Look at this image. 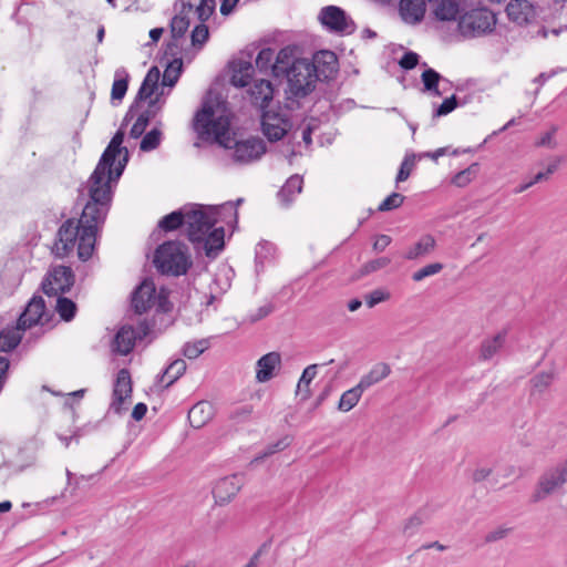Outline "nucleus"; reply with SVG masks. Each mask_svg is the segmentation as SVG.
<instances>
[{
	"instance_id": "56",
	"label": "nucleus",
	"mask_w": 567,
	"mask_h": 567,
	"mask_svg": "<svg viewBox=\"0 0 567 567\" xmlns=\"http://www.w3.org/2000/svg\"><path fill=\"white\" fill-rule=\"evenodd\" d=\"M414 161H415V156L414 155H411V156H405V158L403 159L401 166H400V169H399V173L396 175V182L400 183V182H404L409 178L410 174H411V171L414 166Z\"/></svg>"
},
{
	"instance_id": "9",
	"label": "nucleus",
	"mask_w": 567,
	"mask_h": 567,
	"mask_svg": "<svg viewBox=\"0 0 567 567\" xmlns=\"http://www.w3.org/2000/svg\"><path fill=\"white\" fill-rule=\"evenodd\" d=\"M318 20L326 30L339 35L352 34L357 29L352 18L338 6L323 7L319 12Z\"/></svg>"
},
{
	"instance_id": "46",
	"label": "nucleus",
	"mask_w": 567,
	"mask_h": 567,
	"mask_svg": "<svg viewBox=\"0 0 567 567\" xmlns=\"http://www.w3.org/2000/svg\"><path fill=\"white\" fill-rule=\"evenodd\" d=\"M425 91L432 92L435 95H441L437 85L442 79L441 74L433 69H426L421 75Z\"/></svg>"
},
{
	"instance_id": "15",
	"label": "nucleus",
	"mask_w": 567,
	"mask_h": 567,
	"mask_svg": "<svg viewBox=\"0 0 567 567\" xmlns=\"http://www.w3.org/2000/svg\"><path fill=\"white\" fill-rule=\"evenodd\" d=\"M124 141V132L118 130L107 147L104 150L95 169L92 173V182L94 185L99 184L103 175L106 174V168L113 166L117 155L122 154L125 147H122Z\"/></svg>"
},
{
	"instance_id": "3",
	"label": "nucleus",
	"mask_w": 567,
	"mask_h": 567,
	"mask_svg": "<svg viewBox=\"0 0 567 567\" xmlns=\"http://www.w3.org/2000/svg\"><path fill=\"white\" fill-rule=\"evenodd\" d=\"M123 157L118 161L114 169L112 166L106 168L99 184L94 185L92 175L90 176L86 188L89 200L83 207L81 217L78 221L66 219L59 228L56 240L52 248L53 254L59 258L66 257L78 243V257L82 261L89 260L94 251L96 234L104 224L113 198L112 183H116L122 176L128 162L130 154L124 148Z\"/></svg>"
},
{
	"instance_id": "14",
	"label": "nucleus",
	"mask_w": 567,
	"mask_h": 567,
	"mask_svg": "<svg viewBox=\"0 0 567 567\" xmlns=\"http://www.w3.org/2000/svg\"><path fill=\"white\" fill-rule=\"evenodd\" d=\"M157 299H159V308L167 310V307H165L166 299L164 297L157 298L154 282L144 280L132 293V307L136 313L142 315L148 311Z\"/></svg>"
},
{
	"instance_id": "21",
	"label": "nucleus",
	"mask_w": 567,
	"mask_h": 567,
	"mask_svg": "<svg viewBox=\"0 0 567 567\" xmlns=\"http://www.w3.org/2000/svg\"><path fill=\"white\" fill-rule=\"evenodd\" d=\"M45 311V303L41 296H33L28 302L24 311L18 319L19 327L23 330L32 328L35 324H43L41 321Z\"/></svg>"
},
{
	"instance_id": "22",
	"label": "nucleus",
	"mask_w": 567,
	"mask_h": 567,
	"mask_svg": "<svg viewBox=\"0 0 567 567\" xmlns=\"http://www.w3.org/2000/svg\"><path fill=\"white\" fill-rule=\"evenodd\" d=\"M399 12L405 23L417 24L424 19L426 2L425 0H400Z\"/></svg>"
},
{
	"instance_id": "11",
	"label": "nucleus",
	"mask_w": 567,
	"mask_h": 567,
	"mask_svg": "<svg viewBox=\"0 0 567 567\" xmlns=\"http://www.w3.org/2000/svg\"><path fill=\"white\" fill-rule=\"evenodd\" d=\"M214 210H205L200 206L188 207L185 225H187V237L193 244L217 224V217L214 216Z\"/></svg>"
},
{
	"instance_id": "25",
	"label": "nucleus",
	"mask_w": 567,
	"mask_h": 567,
	"mask_svg": "<svg viewBox=\"0 0 567 567\" xmlns=\"http://www.w3.org/2000/svg\"><path fill=\"white\" fill-rule=\"evenodd\" d=\"M298 60L299 59L295 58V48L285 47L277 53L276 60L271 65V73L276 78L284 76V74L290 71L292 63Z\"/></svg>"
},
{
	"instance_id": "47",
	"label": "nucleus",
	"mask_w": 567,
	"mask_h": 567,
	"mask_svg": "<svg viewBox=\"0 0 567 567\" xmlns=\"http://www.w3.org/2000/svg\"><path fill=\"white\" fill-rule=\"evenodd\" d=\"M208 210H214V216L217 217V221L219 219L225 220L227 217L231 218L233 221L237 223L238 213L237 208L231 202H227L218 207H210Z\"/></svg>"
},
{
	"instance_id": "30",
	"label": "nucleus",
	"mask_w": 567,
	"mask_h": 567,
	"mask_svg": "<svg viewBox=\"0 0 567 567\" xmlns=\"http://www.w3.org/2000/svg\"><path fill=\"white\" fill-rule=\"evenodd\" d=\"M506 336L507 331L502 330L493 338L484 340L481 344L480 359L484 361L492 359L503 348Z\"/></svg>"
},
{
	"instance_id": "49",
	"label": "nucleus",
	"mask_w": 567,
	"mask_h": 567,
	"mask_svg": "<svg viewBox=\"0 0 567 567\" xmlns=\"http://www.w3.org/2000/svg\"><path fill=\"white\" fill-rule=\"evenodd\" d=\"M216 0H200L196 7V14L200 22H206L215 12Z\"/></svg>"
},
{
	"instance_id": "29",
	"label": "nucleus",
	"mask_w": 567,
	"mask_h": 567,
	"mask_svg": "<svg viewBox=\"0 0 567 567\" xmlns=\"http://www.w3.org/2000/svg\"><path fill=\"white\" fill-rule=\"evenodd\" d=\"M186 368L187 365L185 360L176 359L167 365L161 375H158V381L162 383L165 382L163 388L167 389L185 373Z\"/></svg>"
},
{
	"instance_id": "8",
	"label": "nucleus",
	"mask_w": 567,
	"mask_h": 567,
	"mask_svg": "<svg viewBox=\"0 0 567 567\" xmlns=\"http://www.w3.org/2000/svg\"><path fill=\"white\" fill-rule=\"evenodd\" d=\"M495 14L486 8H476L465 12L460 21L461 33L467 38L481 37L494 30Z\"/></svg>"
},
{
	"instance_id": "17",
	"label": "nucleus",
	"mask_w": 567,
	"mask_h": 567,
	"mask_svg": "<svg viewBox=\"0 0 567 567\" xmlns=\"http://www.w3.org/2000/svg\"><path fill=\"white\" fill-rule=\"evenodd\" d=\"M243 485L244 476L241 474H233L220 478L213 489L215 502L219 505L229 503L237 495Z\"/></svg>"
},
{
	"instance_id": "44",
	"label": "nucleus",
	"mask_w": 567,
	"mask_h": 567,
	"mask_svg": "<svg viewBox=\"0 0 567 567\" xmlns=\"http://www.w3.org/2000/svg\"><path fill=\"white\" fill-rule=\"evenodd\" d=\"M162 141V132L154 127L144 135L140 143V150L143 152H151L157 148Z\"/></svg>"
},
{
	"instance_id": "36",
	"label": "nucleus",
	"mask_w": 567,
	"mask_h": 567,
	"mask_svg": "<svg viewBox=\"0 0 567 567\" xmlns=\"http://www.w3.org/2000/svg\"><path fill=\"white\" fill-rule=\"evenodd\" d=\"M188 14L189 12L181 10L172 18L169 23L172 39L179 40L185 35L190 24Z\"/></svg>"
},
{
	"instance_id": "33",
	"label": "nucleus",
	"mask_w": 567,
	"mask_h": 567,
	"mask_svg": "<svg viewBox=\"0 0 567 567\" xmlns=\"http://www.w3.org/2000/svg\"><path fill=\"white\" fill-rule=\"evenodd\" d=\"M460 13V4L456 0H440L434 9V16L440 21L455 20Z\"/></svg>"
},
{
	"instance_id": "64",
	"label": "nucleus",
	"mask_w": 567,
	"mask_h": 567,
	"mask_svg": "<svg viewBox=\"0 0 567 567\" xmlns=\"http://www.w3.org/2000/svg\"><path fill=\"white\" fill-rule=\"evenodd\" d=\"M147 123L144 122V118H140L137 117L135 123L133 124V126L131 127V131H130V136L132 138H138L143 135V133L145 132L146 127H147Z\"/></svg>"
},
{
	"instance_id": "39",
	"label": "nucleus",
	"mask_w": 567,
	"mask_h": 567,
	"mask_svg": "<svg viewBox=\"0 0 567 567\" xmlns=\"http://www.w3.org/2000/svg\"><path fill=\"white\" fill-rule=\"evenodd\" d=\"M363 392L364 391L361 389L359 384L351 388L350 390H347L346 392L342 393L340 398L338 409L342 412H348L352 410L360 401Z\"/></svg>"
},
{
	"instance_id": "52",
	"label": "nucleus",
	"mask_w": 567,
	"mask_h": 567,
	"mask_svg": "<svg viewBox=\"0 0 567 567\" xmlns=\"http://www.w3.org/2000/svg\"><path fill=\"white\" fill-rule=\"evenodd\" d=\"M404 196L400 193H392L389 195L377 208L378 212H390L399 208L403 202Z\"/></svg>"
},
{
	"instance_id": "62",
	"label": "nucleus",
	"mask_w": 567,
	"mask_h": 567,
	"mask_svg": "<svg viewBox=\"0 0 567 567\" xmlns=\"http://www.w3.org/2000/svg\"><path fill=\"white\" fill-rule=\"evenodd\" d=\"M251 412L252 408L250 405H243L231 411L230 419L240 422L248 419Z\"/></svg>"
},
{
	"instance_id": "23",
	"label": "nucleus",
	"mask_w": 567,
	"mask_h": 567,
	"mask_svg": "<svg viewBox=\"0 0 567 567\" xmlns=\"http://www.w3.org/2000/svg\"><path fill=\"white\" fill-rule=\"evenodd\" d=\"M250 100L261 112L268 110L274 97V86L269 80H259L249 90Z\"/></svg>"
},
{
	"instance_id": "27",
	"label": "nucleus",
	"mask_w": 567,
	"mask_h": 567,
	"mask_svg": "<svg viewBox=\"0 0 567 567\" xmlns=\"http://www.w3.org/2000/svg\"><path fill=\"white\" fill-rule=\"evenodd\" d=\"M302 177L299 175H292L287 179L285 185L278 192L279 200L285 205L289 206L297 194L301 193L302 189Z\"/></svg>"
},
{
	"instance_id": "41",
	"label": "nucleus",
	"mask_w": 567,
	"mask_h": 567,
	"mask_svg": "<svg viewBox=\"0 0 567 567\" xmlns=\"http://www.w3.org/2000/svg\"><path fill=\"white\" fill-rule=\"evenodd\" d=\"M55 309L64 321H71L76 313V305L71 299L63 297L62 295L56 296Z\"/></svg>"
},
{
	"instance_id": "53",
	"label": "nucleus",
	"mask_w": 567,
	"mask_h": 567,
	"mask_svg": "<svg viewBox=\"0 0 567 567\" xmlns=\"http://www.w3.org/2000/svg\"><path fill=\"white\" fill-rule=\"evenodd\" d=\"M391 264V259L389 257H380L373 260L365 262L360 269V274L362 276L369 275L371 272L378 271L382 268H385Z\"/></svg>"
},
{
	"instance_id": "35",
	"label": "nucleus",
	"mask_w": 567,
	"mask_h": 567,
	"mask_svg": "<svg viewBox=\"0 0 567 567\" xmlns=\"http://www.w3.org/2000/svg\"><path fill=\"white\" fill-rule=\"evenodd\" d=\"M188 209L187 206L174 210L169 213L168 215L164 216L158 221V227L163 229L164 231H173L178 229L182 225L186 223V210Z\"/></svg>"
},
{
	"instance_id": "28",
	"label": "nucleus",
	"mask_w": 567,
	"mask_h": 567,
	"mask_svg": "<svg viewBox=\"0 0 567 567\" xmlns=\"http://www.w3.org/2000/svg\"><path fill=\"white\" fill-rule=\"evenodd\" d=\"M254 71L255 69L250 61L238 60L234 62V74L231 76V83L238 87L248 85L252 78Z\"/></svg>"
},
{
	"instance_id": "57",
	"label": "nucleus",
	"mask_w": 567,
	"mask_h": 567,
	"mask_svg": "<svg viewBox=\"0 0 567 567\" xmlns=\"http://www.w3.org/2000/svg\"><path fill=\"white\" fill-rule=\"evenodd\" d=\"M458 105V101L455 95H452L451 97L445 99L441 105L434 111V116H444L451 113L456 109Z\"/></svg>"
},
{
	"instance_id": "40",
	"label": "nucleus",
	"mask_w": 567,
	"mask_h": 567,
	"mask_svg": "<svg viewBox=\"0 0 567 567\" xmlns=\"http://www.w3.org/2000/svg\"><path fill=\"white\" fill-rule=\"evenodd\" d=\"M183 68V60L182 59H174L172 60L163 74L162 79V85L164 86H174L176 82L178 81Z\"/></svg>"
},
{
	"instance_id": "16",
	"label": "nucleus",
	"mask_w": 567,
	"mask_h": 567,
	"mask_svg": "<svg viewBox=\"0 0 567 567\" xmlns=\"http://www.w3.org/2000/svg\"><path fill=\"white\" fill-rule=\"evenodd\" d=\"M150 327L145 323L140 326V332H137L132 326L122 327L115 334L113 341V351L126 355L128 354L134 346L137 338L147 336Z\"/></svg>"
},
{
	"instance_id": "60",
	"label": "nucleus",
	"mask_w": 567,
	"mask_h": 567,
	"mask_svg": "<svg viewBox=\"0 0 567 567\" xmlns=\"http://www.w3.org/2000/svg\"><path fill=\"white\" fill-rule=\"evenodd\" d=\"M420 56L417 53L410 51L403 54L399 61V64L404 70H412L417 65Z\"/></svg>"
},
{
	"instance_id": "50",
	"label": "nucleus",
	"mask_w": 567,
	"mask_h": 567,
	"mask_svg": "<svg viewBox=\"0 0 567 567\" xmlns=\"http://www.w3.org/2000/svg\"><path fill=\"white\" fill-rule=\"evenodd\" d=\"M443 267L444 266L441 262L429 264V265L424 266L423 268L413 272L412 279L417 282L422 281L423 279H425L430 276H434V275L439 274L443 269Z\"/></svg>"
},
{
	"instance_id": "4",
	"label": "nucleus",
	"mask_w": 567,
	"mask_h": 567,
	"mask_svg": "<svg viewBox=\"0 0 567 567\" xmlns=\"http://www.w3.org/2000/svg\"><path fill=\"white\" fill-rule=\"evenodd\" d=\"M225 106L219 97L209 92L202 102V107L193 120V128L203 142L218 143L231 151V158L238 165H249L259 161L267 152V146L260 137L250 136L235 140L228 135L229 121L224 115Z\"/></svg>"
},
{
	"instance_id": "45",
	"label": "nucleus",
	"mask_w": 567,
	"mask_h": 567,
	"mask_svg": "<svg viewBox=\"0 0 567 567\" xmlns=\"http://www.w3.org/2000/svg\"><path fill=\"white\" fill-rule=\"evenodd\" d=\"M208 348H209L208 339H200V340H196L194 342H187L183 347V354L188 359H196Z\"/></svg>"
},
{
	"instance_id": "1",
	"label": "nucleus",
	"mask_w": 567,
	"mask_h": 567,
	"mask_svg": "<svg viewBox=\"0 0 567 567\" xmlns=\"http://www.w3.org/2000/svg\"><path fill=\"white\" fill-rule=\"evenodd\" d=\"M123 157L118 161L114 169L112 166L106 168L99 184L94 185L92 175L90 176L86 188L89 200L83 207L81 217L78 221L66 219L59 228L56 240L52 248L53 254L59 258L66 257L78 243V257L82 261L89 260L94 251L96 234L104 224L113 198L112 183H116L122 176L128 162L130 154L124 148Z\"/></svg>"
},
{
	"instance_id": "18",
	"label": "nucleus",
	"mask_w": 567,
	"mask_h": 567,
	"mask_svg": "<svg viewBox=\"0 0 567 567\" xmlns=\"http://www.w3.org/2000/svg\"><path fill=\"white\" fill-rule=\"evenodd\" d=\"M225 230L224 227H213L207 231L198 241L194 243L197 250H204L208 258H216L225 247Z\"/></svg>"
},
{
	"instance_id": "63",
	"label": "nucleus",
	"mask_w": 567,
	"mask_h": 567,
	"mask_svg": "<svg viewBox=\"0 0 567 567\" xmlns=\"http://www.w3.org/2000/svg\"><path fill=\"white\" fill-rule=\"evenodd\" d=\"M159 78H161L159 69L157 66H152L148 70L146 76L144 78L145 85H150V86H152L153 89L156 90L158 81H159Z\"/></svg>"
},
{
	"instance_id": "2",
	"label": "nucleus",
	"mask_w": 567,
	"mask_h": 567,
	"mask_svg": "<svg viewBox=\"0 0 567 567\" xmlns=\"http://www.w3.org/2000/svg\"><path fill=\"white\" fill-rule=\"evenodd\" d=\"M123 157L118 161L114 169L112 166L106 168L99 184L94 185L92 175L90 176L86 188L89 200L83 207L81 217L78 221L66 219L59 228L56 240L52 248L53 254L59 258L66 257L78 243V257L82 261L89 260L94 251L96 234L104 224L113 198L112 183H116L122 176L128 162L130 154L124 148Z\"/></svg>"
},
{
	"instance_id": "55",
	"label": "nucleus",
	"mask_w": 567,
	"mask_h": 567,
	"mask_svg": "<svg viewBox=\"0 0 567 567\" xmlns=\"http://www.w3.org/2000/svg\"><path fill=\"white\" fill-rule=\"evenodd\" d=\"M154 92H155V89H153L150 85H145V81L143 80V82H142L140 89H138V92L136 94L135 101H134L133 105L130 107L128 112L126 113L125 121H127L128 117L131 116L134 106L138 102L145 101L146 99H150L154 94Z\"/></svg>"
},
{
	"instance_id": "6",
	"label": "nucleus",
	"mask_w": 567,
	"mask_h": 567,
	"mask_svg": "<svg viewBox=\"0 0 567 567\" xmlns=\"http://www.w3.org/2000/svg\"><path fill=\"white\" fill-rule=\"evenodd\" d=\"M284 76L287 78L285 90V107L295 111L300 107V100L309 95L316 87V79L310 71L309 60L301 59L292 63L290 71Z\"/></svg>"
},
{
	"instance_id": "19",
	"label": "nucleus",
	"mask_w": 567,
	"mask_h": 567,
	"mask_svg": "<svg viewBox=\"0 0 567 567\" xmlns=\"http://www.w3.org/2000/svg\"><path fill=\"white\" fill-rule=\"evenodd\" d=\"M508 19L517 25H527L537 18L535 7L528 0H511L506 6Z\"/></svg>"
},
{
	"instance_id": "34",
	"label": "nucleus",
	"mask_w": 567,
	"mask_h": 567,
	"mask_svg": "<svg viewBox=\"0 0 567 567\" xmlns=\"http://www.w3.org/2000/svg\"><path fill=\"white\" fill-rule=\"evenodd\" d=\"M21 331L24 330L19 327L18 322L14 328H7L0 331V352L14 349L21 341Z\"/></svg>"
},
{
	"instance_id": "20",
	"label": "nucleus",
	"mask_w": 567,
	"mask_h": 567,
	"mask_svg": "<svg viewBox=\"0 0 567 567\" xmlns=\"http://www.w3.org/2000/svg\"><path fill=\"white\" fill-rule=\"evenodd\" d=\"M132 394V380L127 369H121L117 372L116 380L113 389V401L111 410L120 414L122 412V404L125 399L131 398Z\"/></svg>"
},
{
	"instance_id": "51",
	"label": "nucleus",
	"mask_w": 567,
	"mask_h": 567,
	"mask_svg": "<svg viewBox=\"0 0 567 567\" xmlns=\"http://www.w3.org/2000/svg\"><path fill=\"white\" fill-rule=\"evenodd\" d=\"M425 519L426 515L424 512H416L406 520L403 528L404 534H406L408 536H412L420 528V526L423 525Z\"/></svg>"
},
{
	"instance_id": "26",
	"label": "nucleus",
	"mask_w": 567,
	"mask_h": 567,
	"mask_svg": "<svg viewBox=\"0 0 567 567\" xmlns=\"http://www.w3.org/2000/svg\"><path fill=\"white\" fill-rule=\"evenodd\" d=\"M213 416V406L206 401H202L192 406L188 411V421L193 427L204 426Z\"/></svg>"
},
{
	"instance_id": "43",
	"label": "nucleus",
	"mask_w": 567,
	"mask_h": 567,
	"mask_svg": "<svg viewBox=\"0 0 567 567\" xmlns=\"http://www.w3.org/2000/svg\"><path fill=\"white\" fill-rule=\"evenodd\" d=\"M478 171L480 165L477 163H473L467 168L455 174L452 182L458 187H464L471 183V181L477 175Z\"/></svg>"
},
{
	"instance_id": "31",
	"label": "nucleus",
	"mask_w": 567,
	"mask_h": 567,
	"mask_svg": "<svg viewBox=\"0 0 567 567\" xmlns=\"http://www.w3.org/2000/svg\"><path fill=\"white\" fill-rule=\"evenodd\" d=\"M435 248V239L431 235L422 236L417 243H415L405 252L404 258L408 260H415L421 257L427 256Z\"/></svg>"
},
{
	"instance_id": "13",
	"label": "nucleus",
	"mask_w": 567,
	"mask_h": 567,
	"mask_svg": "<svg viewBox=\"0 0 567 567\" xmlns=\"http://www.w3.org/2000/svg\"><path fill=\"white\" fill-rule=\"evenodd\" d=\"M310 71L316 81H329L338 73V58L334 52L321 50L313 54L309 61Z\"/></svg>"
},
{
	"instance_id": "48",
	"label": "nucleus",
	"mask_w": 567,
	"mask_h": 567,
	"mask_svg": "<svg viewBox=\"0 0 567 567\" xmlns=\"http://www.w3.org/2000/svg\"><path fill=\"white\" fill-rule=\"evenodd\" d=\"M275 55V51L271 48H264L259 51L257 58H256V68L262 72L267 73L269 70H271L272 59Z\"/></svg>"
},
{
	"instance_id": "61",
	"label": "nucleus",
	"mask_w": 567,
	"mask_h": 567,
	"mask_svg": "<svg viewBox=\"0 0 567 567\" xmlns=\"http://www.w3.org/2000/svg\"><path fill=\"white\" fill-rule=\"evenodd\" d=\"M557 132V126H551L550 131L546 132L537 142V146H547L549 148L556 147V142L554 141V136Z\"/></svg>"
},
{
	"instance_id": "24",
	"label": "nucleus",
	"mask_w": 567,
	"mask_h": 567,
	"mask_svg": "<svg viewBox=\"0 0 567 567\" xmlns=\"http://www.w3.org/2000/svg\"><path fill=\"white\" fill-rule=\"evenodd\" d=\"M281 361L278 352H269L257 361L256 378L259 382H267L274 377V371Z\"/></svg>"
},
{
	"instance_id": "32",
	"label": "nucleus",
	"mask_w": 567,
	"mask_h": 567,
	"mask_svg": "<svg viewBox=\"0 0 567 567\" xmlns=\"http://www.w3.org/2000/svg\"><path fill=\"white\" fill-rule=\"evenodd\" d=\"M390 372H391V369H390L389 364L383 363V362L378 363L369 371V373L364 374L360 379L358 384L364 391V390L369 389L370 386H372L373 384L385 379L390 374Z\"/></svg>"
},
{
	"instance_id": "37",
	"label": "nucleus",
	"mask_w": 567,
	"mask_h": 567,
	"mask_svg": "<svg viewBox=\"0 0 567 567\" xmlns=\"http://www.w3.org/2000/svg\"><path fill=\"white\" fill-rule=\"evenodd\" d=\"M128 87V73L121 68L115 71V80L112 85L111 97L113 101H122Z\"/></svg>"
},
{
	"instance_id": "12",
	"label": "nucleus",
	"mask_w": 567,
	"mask_h": 567,
	"mask_svg": "<svg viewBox=\"0 0 567 567\" xmlns=\"http://www.w3.org/2000/svg\"><path fill=\"white\" fill-rule=\"evenodd\" d=\"M291 127L289 117L279 111L266 110L261 113V130L270 142L284 138Z\"/></svg>"
},
{
	"instance_id": "54",
	"label": "nucleus",
	"mask_w": 567,
	"mask_h": 567,
	"mask_svg": "<svg viewBox=\"0 0 567 567\" xmlns=\"http://www.w3.org/2000/svg\"><path fill=\"white\" fill-rule=\"evenodd\" d=\"M208 37H209L208 27L205 24V22H200L192 31V34H190L192 44L194 47L203 45L208 40Z\"/></svg>"
},
{
	"instance_id": "7",
	"label": "nucleus",
	"mask_w": 567,
	"mask_h": 567,
	"mask_svg": "<svg viewBox=\"0 0 567 567\" xmlns=\"http://www.w3.org/2000/svg\"><path fill=\"white\" fill-rule=\"evenodd\" d=\"M567 484V460L547 467L539 476L532 495L534 503L542 502L558 493Z\"/></svg>"
},
{
	"instance_id": "5",
	"label": "nucleus",
	"mask_w": 567,
	"mask_h": 567,
	"mask_svg": "<svg viewBox=\"0 0 567 567\" xmlns=\"http://www.w3.org/2000/svg\"><path fill=\"white\" fill-rule=\"evenodd\" d=\"M153 262L162 275L179 277L193 266L188 246L179 240H168L159 245Z\"/></svg>"
},
{
	"instance_id": "10",
	"label": "nucleus",
	"mask_w": 567,
	"mask_h": 567,
	"mask_svg": "<svg viewBox=\"0 0 567 567\" xmlns=\"http://www.w3.org/2000/svg\"><path fill=\"white\" fill-rule=\"evenodd\" d=\"M75 282V276L71 267H51L41 282L42 291L48 297H55L69 292Z\"/></svg>"
},
{
	"instance_id": "58",
	"label": "nucleus",
	"mask_w": 567,
	"mask_h": 567,
	"mask_svg": "<svg viewBox=\"0 0 567 567\" xmlns=\"http://www.w3.org/2000/svg\"><path fill=\"white\" fill-rule=\"evenodd\" d=\"M390 293L381 289H375L365 296V303L369 308H373L380 302L386 301Z\"/></svg>"
},
{
	"instance_id": "38",
	"label": "nucleus",
	"mask_w": 567,
	"mask_h": 567,
	"mask_svg": "<svg viewBox=\"0 0 567 567\" xmlns=\"http://www.w3.org/2000/svg\"><path fill=\"white\" fill-rule=\"evenodd\" d=\"M317 368H318L317 364L308 365L303 370L301 378L299 379L296 393H297V395L301 396L302 401L308 400L310 398L309 385L317 374Z\"/></svg>"
},
{
	"instance_id": "59",
	"label": "nucleus",
	"mask_w": 567,
	"mask_h": 567,
	"mask_svg": "<svg viewBox=\"0 0 567 567\" xmlns=\"http://www.w3.org/2000/svg\"><path fill=\"white\" fill-rule=\"evenodd\" d=\"M274 310L275 306L271 302H268L259 307L255 312L250 313L248 320L249 322L255 323L269 316Z\"/></svg>"
},
{
	"instance_id": "42",
	"label": "nucleus",
	"mask_w": 567,
	"mask_h": 567,
	"mask_svg": "<svg viewBox=\"0 0 567 567\" xmlns=\"http://www.w3.org/2000/svg\"><path fill=\"white\" fill-rule=\"evenodd\" d=\"M555 372L554 371H543L537 373L530 379L532 384V393L535 392H544L554 381Z\"/></svg>"
}]
</instances>
